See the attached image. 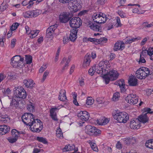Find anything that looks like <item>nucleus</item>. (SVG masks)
Wrapping results in <instances>:
<instances>
[{"mask_svg": "<svg viewBox=\"0 0 153 153\" xmlns=\"http://www.w3.org/2000/svg\"><path fill=\"white\" fill-rule=\"evenodd\" d=\"M70 57L69 56L68 57V58L67 59L65 57H64L62 61L61 62V65H63L64 64H65V65L63 66V68H62V70H64L66 67L68 66V64L70 62Z\"/></svg>", "mask_w": 153, "mask_h": 153, "instance_id": "28", "label": "nucleus"}, {"mask_svg": "<svg viewBox=\"0 0 153 153\" xmlns=\"http://www.w3.org/2000/svg\"><path fill=\"white\" fill-rule=\"evenodd\" d=\"M97 69L96 72L98 74H101L102 75L105 76L108 74V70L104 68V67H102L100 68H97Z\"/></svg>", "mask_w": 153, "mask_h": 153, "instance_id": "27", "label": "nucleus"}, {"mask_svg": "<svg viewBox=\"0 0 153 153\" xmlns=\"http://www.w3.org/2000/svg\"><path fill=\"white\" fill-rule=\"evenodd\" d=\"M56 134L57 137L60 138H63V134L60 128L57 129L56 132Z\"/></svg>", "mask_w": 153, "mask_h": 153, "instance_id": "40", "label": "nucleus"}, {"mask_svg": "<svg viewBox=\"0 0 153 153\" xmlns=\"http://www.w3.org/2000/svg\"><path fill=\"white\" fill-rule=\"evenodd\" d=\"M75 148V146L74 145H68V146H65L63 149V151L64 152L71 151L73 150Z\"/></svg>", "mask_w": 153, "mask_h": 153, "instance_id": "33", "label": "nucleus"}, {"mask_svg": "<svg viewBox=\"0 0 153 153\" xmlns=\"http://www.w3.org/2000/svg\"><path fill=\"white\" fill-rule=\"evenodd\" d=\"M52 119L54 121H57L58 119L57 117L56 114H51L50 115Z\"/></svg>", "mask_w": 153, "mask_h": 153, "instance_id": "60", "label": "nucleus"}, {"mask_svg": "<svg viewBox=\"0 0 153 153\" xmlns=\"http://www.w3.org/2000/svg\"><path fill=\"white\" fill-rule=\"evenodd\" d=\"M82 22L81 19L79 17H74L69 21L70 26L76 29L82 25Z\"/></svg>", "mask_w": 153, "mask_h": 153, "instance_id": "9", "label": "nucleus"}, {"mask_svg": "<svg viewBox=\"0 0 153 153\" xmlns=\"http://www.w3.org/2000/svg\"><path fill=\"white\" fill-rule=\"evenodd\" d=\"M85 131L86 134L90 135L97 136L101 133V131L100 130L97 129L94 126L90 125L85 126Z\"/></svg>", "mask_w": 153, "mask_h": 153, "instance_id": "8", "label": "nucleus"}, {"mask_svg": "<svg viewBox=\"0 0 153 153\" xmlns=\"http://www.w3.org/2000/svg\"><path fill=\"white\" fill-rule=\"evenodd\" d=\"M19 25V24L17 22L14 23L11 27V30H14L17 28Z\"/></svg>", "mask_w": 153, "mask_h": 153, "instance_id": "52", "label": "nucleus"}, {"mask_svg": "<svg viewBox=\"0 0 153 153\" xmlns=\"http://www.w3.org/2000/svg\"><path fill=\"white\" fill-rule=\"evenodd\" d=\"M101 15V12L94 13L93 16V19L94 22L98 23L99 17Z\"/></svg>", "mask_w": 153, "mask_h": 153, "instance_id": "32", "label": "nucleus"}, {"mask_svg": "<svg viewBox=\"0 0 153 153\" xmlns=\"http://www.w3.org/2000/svg\"><path fill=\"white\" fill-rule=\"evenodd\" d=\"M147 54L149 56H152L153 54V48L149 47L147 51Z\"/></svg>", "mask_w": 153, "mask_h": 153, "instance_id": "54", "label": "nucleus"}, {"mask_svg": "<svg viewBox=\"0 0 153 153\" xmlns=\"http://www.w3.org/2000/svg\"><path fill=\"white\" fill-rule=\"evenodd\" d=\"M120 97V93L118 92H116L114 94L112 100L113 101H117L119 100Z\"/></svg>", "mask_w": 153, "mask_h": 153, "instance_id": "38", "label": "nucleus"}, {"mask_svg": "<svg viewBox=\"0 0 153 153\" xmlns=\"http://www.w3.org/2000/svg\"><path fill=\"white\" fill-rule=\"evenodd\" d=\"M110 120V118H107L102 117L99 119L97 120H96V122L99 125H105L108 123Z\"/></svg>", "mask_w": 153, "mask_h": 153, "instance_id": "19", "label": "nucleus"}, {"mask_svg": "<svg viewBox=\"0 0 153 153\" xmlns=\"http://www.w3.org/2000/svg\"><path fill=\"white\" fill-rule=\"evenodd\" d=\"M60 108V107L59 106H58L57 107H55L51 108L50 110V115L56 114V113L55 112V111L56 110H58Z\"/></svg>", "mask_w": 153, "mask_h": 153, "instance_id": "44", "label": "nucleus"}, {"mask_svg": "<svg viewBox=\"0 0 153 153\" xmlns=\"http://www.w3.org/2000/svg\"><path fill=\"white\" fill-rule=\"evenodd\" d=\"M23 83L26 87L31 88L34 86L35 83L33 80L31 79H25L23 81Z\"/></svg>", "mask_w": 153, "mask_h": 153, "instance_id": "23", "label": "nucleus"}, {"mask_svg": "<svg viewBox=\"0 0 153 153\" xmlns=\"http://www.w3.org/2000/svg\"><path fill=\"white\" fill-rule=\"evenodd\" d=\"M111 79V80L113 81L116 80L118 78L119 75V74L117 71L114 70H112L109 71L108 74Z\"/></svg>", "mask_w": 153, "mask_h": 153, "instance_id": "17", "label": "nucleus"}, {"mask_svg": "<svg viewBox=\"0 0 153 153\" xmlns=\"http://www.w3.org/2000/svg\"><path fill=\"white\" fill-rule=\"evenodd\" d=\"M146 57L140 56V58L139 61V64L140 63H145L146 62V61L145 59Z\"/></svg>", "mask_w": 153, "mask_h": 153, "instance_id": "58", "label": "nucleus"}, {"mask_svg": "<svg viewBox=\"0 0 153 153\" xmlns=\"http://www.w3.org/2000/svg\"><path fill=\"white\" fill-rule=\"evenodd\" d=\"M36 140L39 141L45 144H47L48 143V142L46 139L42 137H37Z\"/></svg>", "mask_w": 153, "mask_h": 153, "instance_id": "43", "label": "nucleus"}, {"mask_svg": "<svg viewBox=\"0 0 153 153\" xmlns=\"http://www.w3.org/2000/svg\"><path fill=\"white\" fill-rule=\"evenodd\" d=\"M138 119L140 122L145 123L147 122L149 120V118L147 114L141 115L138 117Z\"/></svg>", "mask_w": 153, "mask_h": 153, "instance_id": "22", "label": "nucleus"}, {"mask_svg": "<svg viewBox=\"0 0 153 153\" xmlns=\"http://www.w3.org/2000/svg\"><path fill=\"white\" fill-rule=\"evenodd\" d=\"M66 91L65 90H61L59 92V100L61 101H64L67 100L66 96Z\"/></svg>", "mask_w": 153, "mask_h": 153, "instance_id": "25", "label": "nucleus"}, {"mask_svg": "<svg viewBox=\"0 0 153 153\" xmlns=\"http://www.w3.org/2000/svg\"><path fill=\"white\" fill-rule=\"evenodd\" d=\"M117 83L120 87L125 86V85L124 80L123 79H121L118 81Z\"/></svg>", "mask_w": 153, "mask_h": 153, "instance_id": "51", "label": "nucleus"}, {"mask_svg": "<svg viewBox=\"0 0 153 153\" xmlns=\"http://www.w3.org/2000/svg\"><path fill=\"white\" fill-rule=\"evenodd\" d=\"M0 116L1 118V122L4 123L8 122L10 120V119L8 118L7 115H0Z\"/></svg>", "mask_w": 153, "mask_h": 153, "instance_id": "36", "label": "nucleus"}, {"mask_svg": "<svg viewBox=\"0 0 153 153\" xmlns=\"http://www.w3.org/2000/svg\"><path fill=\"white\" fill-rule=\"evenodd\" d=\"M25 56L26 63L27 64H30L32 62V57L30 55H26Z\"/></svg>", "mask_w": 153, "mask_h": 153, "instance_id": "39", "label": "nucleus"}, {"mask_svg": "<svg viewBox=\"0 0 153 153\" xmlns=\"http://www.w3.org/2000/svg\"><path fill=\"white\" fill-rule=\"evenodd\" d=\"M16 39H12L11 43V48H13L15 45Z\"/></svg>", "mask_w": 153, "mask_h": 153, "instance_id": "61", "label": "nucleus"}, {"mask_svg": "<svg viewBox=\"0 0 153 153\" xmlns=\"http://www.w3.org/2000/svg\"><path fill=\"white\" fill-rule=\"evenodd\" d=\"M90 56L88 54H87L84 59V65L87 66H88L91 62Z\"/></svg>", "mask_w": 153, "mask_h": 153, "instance_id": "30", "label": "nucleus"}, {"mask_svg": "<svg viewBox=\"0 0 153 153\" xmlns=\"http://www.w3.org/2000/svg\"><path fill=\"white\" fill-rule=\"evenodd\" d=\"M108 39L105 37L101 38L99 39H96L91 38H88V41L93 42L95 45L101 43H104L107 42Z\"/></svg>", "mask_w": 153, "mask_h": 153, "instance_id": "13", "label": "nucleus"}, {"mask_svg": "<svg viewBox=\"0 0 153 153\" xmlns=\"http://www.w3.org/2000/svg\"><path fill=\"white\" fill-rule=\"evenodd\" d=\"M2 91L4 95L5 96L8 95L11 93V90L9 88L7 89H3Z\"/></svg>", "mask_w": 153, "mask_h": 153, "instance_id": "45", "label": "nucleus"}, {"mask_svg": "<svg viewBox=\"0 0 153 153\" xmlns=\"http://www.w3.org/2000/svg\"><path fill=\"white\" fill-rule=\"evenodd\" d=\"M105 64V61H100L99 64L98 66L97 67L98 68H102V67H104Z\"/></svg>", "mask_w": 153, "mask_h": 153, "instance_id": "56", "label": "nucleus"}, {"mask_svg": "<svg viewBox=\"0 0 153 153\" xmlns=\"http://www.w3.org/2000/svg\"><path fill=\"white\" fill-rule=\"evenodd\" d=\"M59 2L63 3H68L70 1L69 7L74 12H77L80 7V0H59Z\"/></svg>", "mask_w": 153, "mask_h": 153, "instance_id": "3", "label": "nucleus"}, {"mask_svg": "<svg viewBox=\"0 0 153 153\" xmlns=\"http://www.w3.org/2000/svg\"><path fill=\"white\" fill-rule=\"evenodd\" d=\"M70 17V13L69 12H63L59 16V20L60 22L65 23L69 20Z\"/></svg>", "mask_w": 153, "mask_h": 153, "instance_id": "11", "label": "nucleus"}, {"mask_svg": "<svg viewBox=\"0 0 153 153\" xmlns=\"http://www.w3.org/2000/svg\"><path fill=\"white\" fill-rule=\"evenodd\" d=\"M32 126H30V130L34 132H39L43 128V123L40 120L35 119L32 122Z\"/></svg>", "mask_w": 153, "mask_h": 153, "instance_id": "6", "label": "nucleus"}, {"mask_svg": "<svg viewBox=\"0 0 153 153\" xmlns=\"http://www.w3.org/2000/svg\"><path fill=\"white\" fill-rule=\"evenodd\" d=\"M111 66L110 65L109 63V62L108 60L105 61V64L104 65V68L106 69L107 70H109L110 67Z\"/></svg>", "mask_w": 153, "mask_h": 153, "instance_id": "55", "label": "nucleus"}, {"mask_svg": "<svg viewBox=\"0 0 153 153\" xmlns=\"http://www.w3.org/2000/svg\"><path fill=\"white\" fill-rule=\"evenodd\" d=\"M96 69V65L93 66L92 68H91L88 70V73L91 76L94 75Z\"/></svg>", "mask_w": 153, "mask_h": 153, "instance_id": "41", "label": "nucleus"}, {"mask_svg": "<svg viewBox=\"0 0 153 153\" xmlns=\"http://www.w3.org/2000/svg\"><path fill=\"white\" fill-rule=\"evenodd\" d=\"M10 130V127L7 125H2L0 126V134L4 135L8 133Z\"/></svg>", "mask_w": 153, "mask_h": 153, "instance_id": "20", "label": "nucleus"}, {"mask_svg": "<svg viewBox=\"0 0 153 153\" xmlns=\"http://www.w3.org/2000/svg\"><path fill=\"white\" fill-rule=\"evenodd\" d=\"M98 25L95 23H92L91 25H90L89 27L91 29L93 30H94L96 31H97L101 32H102V27L99 24Z\"/></svg>", "mask_w": 153, "mask_h": 153, "instance_id": "24", "label": "nucleus"}, {"mask_svg": "<svg viewBox=\"0 0 153 153\" xmlns=\"http://www.w3.org/2000/svg\"><path fill=\"white\" fill-rule=\"evenodd\" d=\"M24 17L25 18L33 17L31 11L25 12L24 14Z\"/></svg>", "mask_w": 153, "mask_h": 153, "instance_id": "47", "label": "nucleus"}, {"mask_svg": "<svg viewBox=\"0 0 153 153\" xmlns=\"http://www.w3.org/2000/svg\"><path fill=\"white\" fill-rule=\"evenodd\" d=\"M150 70L145 67L139 68L136 72V77L140 79H144L150 74Z\"/></svg>", "mask_w": 153, "mask_h": 153, "instance_id": "2", "label": "nucleus"}, {"mask_svg": "<svg viewBox=\"0 0 153 153\" xmlns=\"http://www.w3.org/2000/svg\"><path fill=\"white\" fill-rule=\"evenodd\" d=\"M39 32V30H32L29 35V37L31 39H33L36 36Z\"/></svg>", "mask_w": 153, "mask_h": 153, "instance_id": "31", "label": "nucleus"}, {"mask_svg": "<svg viewBox=\"0 0 153 153\" xmlns=\"http://www.w3.org/2000/svg\"><path fill=\"white\" fill-rule=\"evenodd\" d=\"M113 116L114 118L120 123H125L129 118L128 114L125 112H116Z\"/></svg>", "mask_w": 153, "mask_h": 153, "instance_id": "4", "label": "nucleus"}, {"mask_svg": "<svg viewBox=\"0 0 153 153\" xmlns=\"http://www.w3.org/2000/svg\"><path fill=\"white\" fill-rule=\"evenodd\" d=\"M79 82L80 86H82L84 85V79L82 78H79Z\"/></svg>", "mask_w": 153, "mask_h": 153, "instance_id": "62", "label": "nucleus"}, {"mask_svg": "<svg viewBox=\"0 0 153 153\" xmlns=\"http://www.w3.org/2000/svg\"><path fill=\"white\" fill-rule=\"evenodd\" d=\"M147 52L146 50H143L140 53V56L146 57L147 55Z\"/></svg>", "mask_w": 153, "mask_h": 153, "instance_id": "57", "label": "nucleus"}, {"mask_svg": "<svg viewBox=\"0 0 153 153\" xmlns=\"http://www.w3.org/2000/svg\"><path fill=\"white\" fill-rule=\"evenodd\" d=\"M31 12L33 17H35L40 14L41 13L42 11L41 10H31Z\"/></svg>", "mask_w": 153, "mask_h": 153, "instance_id": "37", "label": "nucleus"}, {"mask_svg": "<svg viewBox=\"0 0 153 153\" xmlns=\"http://www.w3.org/2000/svg\"><path fill=\"white\" fill-rule=\"evenodd\" d=\"M116 20L117 24V27L121 26V24L120 22V18L118 17H117L116 18Z\"/></svg>", "mask_w": 153, "mask_h": 153, "instance_id": "63", "label": "nucleus"}, {"mask_svg": "<svg viewBox=\"0 0 153 153\" xmlns=\"http://www.w3.org/2000/svg\"><path fill=\"white\" fill-rule=\"evenodd\" d=\"M27 108L30 112H33L34 111V106L31 102H30L29 104L27 105Z\"/></svg>", "mask_w": 153, "mask_h": 153, "instance_id": "42", "label": "nucleus"}, {"mask_svg": "<svg viewBox=\"0 0 153 153\" xmlns=\"http://www.w3.org/2000/svg\"><path fill=\"white\" fill-rule=\"evenodd\" d=\"M126 100L128 103L134 105L138 102V97L135 94H130L126 97Z\"/></svg>", "mask_w": 153, "mask_h": 153, "instance_id": "10", "label": "nucleus"}, {"mask_svg": "<svg viewBox=\"0 0 153 153\" xmlns=\"http://www.w3.org/2000/svg\"><path fill=\"white\" fill-rule=\"evenodd\" d=\"M103 78L104 79L105 83L106 84H108L110 81L111 80L110 77L108 75H106L103 76Z\"/></svg>", "mask_w": 153, "mask_h": 153, "instance_id": "49", "label": "nucleus"}, {"mask_svg": "<svg viewBox=\"0 0 153 153\" xmlns=\"http://www.w3.org/2000/svg\"><path fill=\"white\" fill-rule=\"evenodd\" d=\"M145 145L146 147L153 149V139L147 141L145 143Z\"/></svg>", "mask_w": 153, "mask_h": 153, "instance_id": "35", "label": "nucleus"}, {"mask_svg": "<svg viewBox=\"0 0 153 153\" xmlns=\"http://www.w3.org/2000/svg\"><path fill=\"white\" fill-rule=\"evenodd\" d=\"M14 96L17 99H25L26 98L27 93L23 87L20 86L16 87L14 88Z\"/></svg>", "mask_w": 153, "mask_h": 153, "instance_id": "5", "label": "nucleus"}, {"mask_svg": "<svg viewBox=\"0 0 153 153\" xmlns=\"http://www.w3.org/2000/svg\"><path fill=\"white\" fill-rule=\"evenodd\" d=\"M48 74L49 72L47 71H46L45 72L44 74L43 75L42 79L41 80L42 82H43L45 80L46 78V76L48 75Z\"/></svg>", "mask_w": 153, "mask_h": 153, "instance_id": "59", "label": "nucleus"}, {"mask_svg": "<svg viewBox=\"0 0 153 153\" xmlns=\"http://www.w3.org/2000/svg\"><path fill=\"white\" fill-rule=\"evenodd\" d=\"M140 123L138 119L134 118L130 121V126L131 128H139L140 126Z\"/></svg>", "mask_w": 153, "mask_h": 153, "instance_id": "16", "label": "nucleus"}, {"mask_svg": "<svg viewBox=\"0 0 153 153\" xmlns=\"http://www.w3.org/2000/svg\"><path fill=\"white\" fill-rule=\"evenodd\" d=\"M94 102V100L91 97H88L87 98L86 103L88 105H91L93 104Z\"/></svg>", "mask_w": 153, "mask_h": 153, "instance_id": "46", "label": "nucleus"}, {"mask_svg": "<svg viewBox=\"0 0 153 153\" xmlns=\"http://www.w3.org/2000/svg\"><path fill=\"white\" fill-rule=\"evenodd\" d=\"M143 25L144 27L149 28L153 26V23L149 24L148 22H144L143 23Z\"/></svg>", "mask_w": 153, "mask_h": 153, "instance_id": "50", "label": "nucleus"}, {"mask_svg": "<svg viewBox=\"0 0 153 153\" xmlns=\"http://www.w3.org/2000/svg\"><path fill=\"white\" fill-rule=\"evenodd\" d=\"M19 59L18 55H16L12 58L11 64L13 67H19L21 64L19 62Z\"/></svg>", "mask_w": 153, "mask_h": 153, "instance_id": "18", "label": "nucleus"}, {"mask_svg": "<svg viewBox=\"0 0 153 153\" xmlns=\"http://www.w3.org/2000/svg\"><path fill=\"white\" fill-rule=\"evenodd\" d=\"M77 116L79 117L80 119L83 121L88 120L90 117L89 113L86 111H81L77 114Z\"/></svg>", "mask_w": 153, "mask_h": 153, "instance_id": "12", "label": "nucleus"}, {"mask_svg": "<svg viewBox=\"0 0 153 153\" xmlns=\"http://www.w3.org/2000/svg\"><path fill=\"white\" fill-rule=\"evenodd\" d=\"M101 15L98 21V24L103 23L105 22L107 20V17L105 14L101 12Z\"/></svg>", "mask_w": 153, "mask_h": 153, "instance_id": "26", "label": "nucleus"}, {"mask_svg": "<svg viewBox=\"0 0 153 153\" xmlns=\"http://www.w3.org/2000/svg\"><path fill=\"white\" fill-rule=\"evenodd\" d=\"M151 109L149 108H145L144 109V111L145 112H147L145 114H147V115L149 114H152L153 113V111H151Z\"/></svg>", "mask_w": 153, "mask_h": 153, "instance_id": "64", "label": "nucleus"}, {"mask_svg": "<svg viewBox=\"0 0 153 153\" xmlns=\"http://www.w3.org/2000/svg\"><path fill=\"white\" fill-rule=\"evenodd\" d=\"M57 25L55 24L51 25L48 27L46 30V36L48 37H50L52 35L54 31L57 28Z\"/></svg>", "mask_w": 153, "mask_h": 153, "instance_id": "15", "label": "nucleus"}, {"mask_svg": "<svg viewBox=\"0 0 153 153\" xmlns=\"http://www.w3.org/2000/svg\"><path fill=\"white\" fill-rule=\"evenodd\" d=\"M90 145L91 146L92 149L94 151L96 152H98V149L97 146L95 144H93L92 143H90Z\"/></svg>", "mask_w": 153, "mask_h": 153, "instance_id": "53", "label": "nucleus"}, {"mask_svg": "<svg viewBox=\"0 0 153 153\" xmlns=\"http://www.w3.org/2000/svg\"><path fill=\"white\" fill-rule=\"evenodd\" d=\"M15 130H12L11 131L12 136L8 137L7 140L10 143H13L16 142L18 138V134Z\"/></svg>", "mask_w": 153, "mask_h": 153, "instance_id": "14", "label": "nucleus"}, {"mask_svg": "<svg viewBox=\"0 0 153 153\" xmlns=\"http://www.w3.org/2000/svg\"><path fill=\"white\" fill-rule=\"evenodd\" d=\"M8 7V5L7 4H4L3 3H2L0 7V10L2 12L3 11Z\"/></svg>", "mask_w": 153, "mask_h": 153, "instance_id": "48", "label": "nucleus"}, {"mask_svg": "<svg viewBox=\"0 0 153 153\" xmlns=\"http://www.w3.org/2000/svg\"><path fill=\"white\" fill-rule=\"evenodd\" d=\"M125 43L123 41L118 40L115 44L113 48V50L114 51H122L125 48V44H130L136 40L140 39V37H138L136 38H132V37H127Z\"/></svg>", "mask_w": 153, "mask_h": 153, "instance_id": "1", "label": "nucleus"}, {"mask_svg": "<svg viewBox=\"0 0 153 153\" xmlns=\"http://www.w3.org/2000/svg\"><path fill=\"white\" fill-rule=\"evenodd\" d=\"M78 30L76 29H73L71 30L69 39L72 41H74L77 37Z\"/></svg>", "mask_w": 153, "mask_h": 153, "instance_id": "21", "label": "nucleus"}, {"mask_svg": "<svg viewBox=\"0 0 153 153\" xmlns=\"http://www.w3.org/2000/svg\"><path fill=\"white\" fill-rule=\"evenodd\" d=\"M18 98L17 99L16 97L14 96L11 102L10 105H14L16 107H18L19 104Z\"/></svg>", "mask_w": 153, "mask_h": 153, "instance_id": "34", "label": "nucleus"}, {"mask_svg": "<svg viewBox=\"0 0 153 153\" xmlns=\"http://www.w3.org/2000/svg\"><path fill=\"white\" fill-rule=\"evenodd\" d=\"M138 80L136 78H131L128 80L129 85L130 86H135L138 85Z\"/></svg>", "mask_w": 153, "mask_h": 153, "instance_id": "29", "label": "nucleus"}, {"mask_svg": "<svg viewBox=\"0 0 153 153\" xmlns=\"http://www.w3.org/2000/svg\"><path fill=\"white\" fill-rule=\"evenodd\" d=\"M22 121L25 124L30 126H32V122L35 119L34 116L31 113H26L22 117Z\"/></svg>", "mask_w": 153, "mask_h": 153, "instance_id": "7", "label": "nucleus"}]
</instances>
